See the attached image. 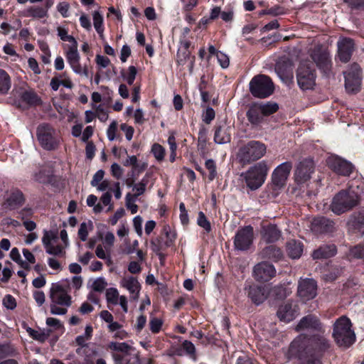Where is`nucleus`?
I'll return each mask as SVG.
<instances>
[{
    "label": "nucleus",
    "mask_w": 364,
    "mask_h": 364,
    "mask_svg": "<svg viewBox=\"0 0 364 364\" xmlns=\"http://www.w3.org/2000/svg\"><path fill=\"white\" fill-rule=\"evenodd\" d=\"M329 340L321 333L307 336L299 335L291 343L289 353L299 359L319 360L330 348Z\"/></svg>",
    "instance_id": "1"
},
{
    "label": "nucleus",
    "mask_w": 364,
    "mask_h": 364,
    "mask_svg": "<svg viewBox=\"0 0 364 364\" xmlns=\"http://www.w3.org/2000/svg\"><path fill=\"white\" fill-rule=\"evenodd\" d=\"M49 298L50 314L53 315H65L68 308L72 304V297L68 293V287L61 282L51 284Z\"/></svg>",
    "instance_id": "2"
},
{
    "label": "nucleus",
    "mask_w": 364,
    "mask_h": 364,
    "mask_svg": "<svg viewBox=\"0 0 364 364\" xmlns=\"http://www.w3.org/2000/svg\"><path fill=\"white\" fill-rule=\"evenodd\" d=\"M332 336L341 347H349L355 342V334L349 318L342 316L336 320L333 326Z\"/></svg>",
    "instance_id": "3"
},
{
    "label": "nucleus",
    "mask_w": 364,
    "mask_h": 364,
    "mask_svg": "<svg viewBox=\"0 0 364 364\" xmlns=\"http://www.w3.org/2000/svg\"><path fill=\"white\" fill-rule=\"evenodd\" d=\"M267 151L266 145L256 140H252L241 146L236 154L239 163L242 165L250 164L260 159Z\"/></svg>",
    "instance_id": "4"
},
{
    "label": "nucleus",
    "mask_w": 364,
    "mask_h": 364,
    "mask_svg": "<svg viewBox=\"0 0 364 364\" xmlns=\"http://www.w3.org/2000/svg\"><path fill=\"white\" fill-rule=\"evenodd\" d=\"M359 196L355 191H341L338 192L332 199L331 210L336 215L352 210L358 205Z\"/></svg>",
    "instance_id": "5"
},
{
    "label": "nucleus",
    "mask_w": 364,
    "mask_h": 364,
    "mask_svg": "<svg viewBox=\"0 0 364 364\" xmlns=\"http://www.w3.org/2000/svg\"><path fill=\"white\" fill-rule=\"evenodd\" d=\"M269 167L265 161H261L251 166L242 174L245 183L251 190L259 188L264 183Z\"/></svg>",
    "instance_id": "6"
},
{
    "label": "nucleus",
    "mask_w": 364,
    "mask_h": 364,
    "mask_svg": "<svg viewBox=\"0 0 364 364\" xmlns=\"http://www.w3.org/2000/svg\"><path fill=\"white\" fill-rule=\"evenodd\" d=\"M274 90L272 79L265 75H257L250 82V91L257 98H266L270 96Z\"/></svg>",
    "instance_id": "7"
},
{
    "label": "nucleus",
    "mask_w": 364,
    "mask_h": 364,
    "mask_svg": "<svg viewBox=\"0 0 364 364\" xmlns=\"http://www.w3.org/2000/svg\"><path fill=\"white\" fill-rule=\"evenodd\" d=\"M36 136L41 146L46 150H55L60 144V138L55 130L48 124H40L37 127Z\"/></svg>",
    "instance_id": "8"
},
{
    "label": "nucleus",
    "mask_w": 364,
    "mask_h": 364,
    "mask_svg": "<svg viewBox=\"0 0 364 364\" xmlns=\"http://www.w3.org/2000/svg\"><path fill=\"white\" fill-rule=\"evenodd\" d=\"M316 72L306 63L300 64L296 71V80L302 90H311L316 85Z\"/></svg>",
    "instance_id": "9"
},
{
    "label": "nucleus",
    "mask_w": 364,
    "mask_h": 364,
    "mask_svg": "<svg viewBox=\"0 0 364 364\" xmlns=\"http://www.w3.org/2000/svg\"><path fill=\"white\" fill-rule=\"evenodd\" d=\"M311 58L316 65L317 68L326 76L331 73L332 60L329 51L323 48L322 46L315 47L311 53Z\"/></svg>",
    "instance_id": "10"
},
{
    "label": "nucleus",
    "mask_w": 364,
    "mask_h": 364,
    "mask_svg": "<svg viewBox=\"0 0 364 364\" xmlns=\"http://www.w3.org/2000/svg\"><path fill=\"white\" fill-rule=\"evenodd\" d=\"M345 77V87L348 92L355 93L360 89L362 77L361 68L357 63L351 64L348 70L343 73Z\"/></svg>",
    "instance_id": "11"
},
{
    "label": "nucleus",
    "mask_w": 364,
    "mask_h": 364,
    "mask_svg": "<svg viewBox=\"0 0 364 364\" xmlns=\"http://www.w3.org/2000/svg\"><path fill=\"white\" fill-rule=\"evenodd\" d=\"M254 240V230L251 225L237 230L234 237V247L237 250L245 251L250 248Z\"/></svg>",
    "instance_id": "12"
},
{
    "label": "nucleus",
    "mask_w": 364,
    "mask_h": 364,
    "mask_svg": "<svg viewBox=\"0 0 364 364\" xmlns=\"http://www.w3.org/2000/svg\"><path fill=\"white\" fill-rule=\"evenodd\" d=\"M314 162L311 159H305L301 161L294 171V179L298 183H303L311 177L314 171Z\"/></svg>",
    "instance_id": "13"
},
{
    "label": "nucleus",
    "mask_w": 364,
    "mask_h": 364,
    "mask_svg": "<svg viewBox=\"0 0 364 364\" xmlns=\"http://www.w3.org/2000/svg\"><path fill=\"white\" fill-rule=\"evenodd\" d=\"M317 284L313 279H301L299 282L297 294L303 301L313 299L317 294Z\"/></svg>",
    "instance_id": "14"
},
{
    "label": "nucleus",
    "mask_w": 364,
    "mask_h": 364,
    "mask_svg": "<svg viewBox=\"0 0 364 364\" xmlns=\"http://www.w3.org/2000/svg\"><path fill=\"white\" fill-rule=\"evenodd\" d=\"M326 163L332 171L342 176H349L353 171V166L350 162L336 155L328 156Z\"/></svg>",
    "instance_id": "15"
},
{
    "label": "nucleus",
    "mask_w": 364,
    "mask_h": 364,
    "mask_svg": "<svg viewBox=\"0 0 364 364\" xmlns=\"http://www.w3.org/2000/svg\"><path fill=\"white\" fill-rule=\"evenodd\" d=\"M276 274L274 267L268 262H262L257 264L253 269V277L259 282H267Z\"/></svg>",
    "instance_id": "16"
},
{
    "label": "nucleus",
    "mask_w": 364,
    "mask_h": 364,
    "mask_svg": "<svg viewBox=\"0 0 364 364\" xmlns=\"http://www.w3.org/2000/svg\"><path fill=\"white\" fill-rule=\"evenodd\" d=\"M292 168V164L290 161H285L274 170L272 175V183L277 187H282L285 184Z\"/></svg>",
    "instance_id": "17"
},
{
    "label": "nucleus",
    "mask_w": 364,
    "mask_h": 364,
    "mask_svg": "<svg viewBox=\"0 0 364 364\" xmlns=\"http://www.w3.org/2000/svg\"><path fill=\"white\" fill-rule=\"evenodd\" d=\"M296 331H316L321 333L323 326L319 319L313 315L303 317L295 328Z\"/></svg>",
    "instance_id": "18"
},
{
    "label": "nucleus",
    "mask_w": 364,
    "mask_h": 364,
    "mask_svg": "<svg viewBox=\"0 0 364 364\" xmlns=\"http://www.w3.org/2000/svg\"><path fill=\"white\" fill-rule=\"evenodd\" d=\"M337 47L339 60L343 63L348 62L355 48L353 40L349 38H341L337 42Z\"/></svg>",
    "instance_id": "19"
},
{
    "label": "nucleus",
    "mask_w": 364,
    "mask_h": 364,
    "mask_svg": "<svg viewBox=\"0 0 364 364\" xmlns=\"http://www.w3.org/2000/svg\"><path fill=\"white\" fill-rule=\"evenodd\" d=\"M259 232L261 240L268 244L276 242L282 236L280 230L274 224L262 225Z\"/></svg>",
    "instance_id": "20"
},
{
    "label": "nucleus",
    "mask_w": 364,
    "mask_h": 364,
    "mask_svg": "<svg viewBox=\"0 0 364 364\" xmlns=\"http://www.w3.org/2000/svg\"><path fill=\"white\" fill-rule=\"evenodd\" d=\"M246 117L248 122L253 127L261 126L264 122L265 118L262 112H261L258 102L252 103L248 106Z\"/></svg>",
    "instance_id": "21"
},
{
    "label": "nucleus",
    "mask_w": 364,
    "mask_h": 364,
    "mask_svg": "<svg viewBox=\"0 0 364 364\" xmlns=\"http://www.w3.org/2000/svg\"><path fill=\"white\" fill-rule=\"evenodd\" d=\"M120 286L129 292L132 299H138L141 285L136 278L132 276L125 277L122 279Z\"/></svg>",
    "instance_id": "22"
},
{
    "label": "nucleus",
    "mask_w": 364,
    "mask_h": 364,
    "mask_svg": "<svg viewBox=\"0 0 364 364\" xmlns=\"http://www.w3.org/2000/svg\"><path fill=\"white\" fill-rule=\"evenodd\" d=\"M189 47L190 43L188 41L181 43L177 52L176 61L178 65H184L188 60H190L189 69L191 72L195 61V57L191 56Z\"/></svg>",
    "instance_id": "23"
},
{
    "label": "nucleus",
    "mask_w": 364,
    "mask_h": 364,
    "mask_svg": "<svg viewBox=\"0 0 364 364\" xmlns=\"http://www.w3.org/2000/svg\"><path fill=\"white\" fill-rule=\"evenodd\" d=\"M269 294V290L266 286H251L248 290V297L256 305L263 303L267 299Z\"/></svg>",
    "instance_id": "24"
},
{
    "label": "nucleus",
    "mask_w": 364,
    "mask_h": 364,
    "mask_svg": "<svg viewBox=\"0 0 364 364\" xmlns=\"http://www.w3.org/2000/svg\"><path fill=\"white\" fill-rule=\"evenodd\" d=\"M275 72L281 80L285 83L291 82L293 79L292 65L287 60L281 61L277 63Z\"/></svg>",
    "instance_id": "25"
},
{
    "label": "nucleus",
    "mask_w": 364,
    "mask_h": 364,
    "mask_svg": "<svg viewBox=\"0 0 364 364\" xmlns=\"http://www.w3.org/2000/svg\"><path fill=\"white\" fill-rule=\"evenodd\" d=\"M311 230L316 233L331 232L334 230V222L324 217L316 218L311 223Z\"/></svg>",
    "instance_id": "26"
},
{
    "label": "nucleus",
    "mask_w": 364,
    "mask_h": 364,
    "mask_svg": "<svg viewBox=\"0 0 364 364\" xmlns=\"http://www.w3.org/2000/svg\"><path fill=\"white\" fill-rule=\"evenodd\" d=\"M297 311L292 307L291 303L287 302L281 305L277 311V316L279 320L285 323H289L296 317Z\"/></svg>",
    "instance_id": "27"
},
{
    "label": "nucleus",
    "mask_w": 364,
    "mask_h": 364,
    "mask_svg": "<svg viewBox=\"0 0 364 364\" xmlns=\"http://www.w3.org/2000/svg\"><path fill=\"white\" fill-rule=\"evenodd\" d=\"M21 16L26 18L41 19L48 17L46 9L41 6H30L21 11Z\"/></svg>",
    "instance_id": "28"
},
{
    "label": "nucleus",
    "mask_w": 364,
    "mask_h": 364,
    "mask_svg": "<svg viewBox=\"0 0 364 364\" xmlns=\"http://www.w3.org/2000/svg\"><path fill=\"white\" fill-rule=\"evenodd\" d=\"M336 253V247L334 245H324L315 250L312 253L314 259H326L333 257Z\"/></svg>",
    "instance_id": "29"
},
{
    "label": "nucleus",
    "mask_w": 364,
    "mask_h": 364,
    "mask_svg": "<svg viewBox=\"0 0 364 364\" xmlns=\"http://www.w3.org/2000/svg\"><path fill=\"white\" fill-rule=\"evenodd\" d=\"M304 251V245L299 240H291L287 243V252L291 259H299Z\"/></svg>",
    "instance_id": "30"
},
{
    "label": "nucleus",
    "mask_w": 364,
    "mask_h": 364,
    "mask_svg": "<svg viewBox=\"0 0 364 364\" xmlns=\"http://www.w3.org/2000/svg\"><path fill=\"white\" fill-rule=\"evenodd\" d=\"M231 140V135L229 128L225 125L216 128L214 134V141L218 144L229 143Z\"/></svg>",
    "instance_id": "31"
},
{
    "label": "nucleus",
    "mask_w": 364,
    "mask_h": 364,
    "mask_svg": "<svg viewBox=\"0 0 364 364\" xmlns=\"http://www.w3.org/2000/svg\"><path fill=\"white\" fill-rule=\"evenodd\" d=\"M149 173H146L139 183L134 184V186L133 181H129V180L127 181L126 183L127 186H132V190L135 192L132 196L137 198L138 196L144 193L146 191V186L149 183Z\"/></svg>",
    "instance_id": "32"
},
{
    "label": "nucleus",
    "mask_w": 364,
    "mask_h": 364,
    "mask_svg": "<svg viewBox=\"0 0 364 364\" xmlns=\"http://www.w3.org/2000/svg\"><path fill=\"white\" fill-rule=\"evenodd\" d=\"M261 254L262 257L267 258L273 261H279L283 257L281 249L273 245L264 248Z\"/></svg>",
    "instance_id": "33"
},
{
    "label": "nucleus",
    "mask_w": 364,
    "mask_h": 364,
    "mask_svg": "<svg viewBox=\"0 0 364 364\" xmlns=\"http://www.w3.org/2000/svg\"><path fill=\"white\" fill-rule=\"evenodd\" d=\"M108 348L112 351L120 352L124 355H131L132 351L134 350V348L126 342L119 343L112 341L108 344Z\"/></svg>",
    "instance_id": "34"
},
{
    "label": "nucleus",
    "mask_w": 364,
    "mask_h": 364,
    "mask_svg": "<svg viewBox=\"0 0 364 364\" xmlns=\"http://www.w3.org/2000/svg\"><path fill=\"white\" fill-rule=\"evenodd\" d=\"M24 202L23 194L20 191H13L6 200L7 205L11 208L14 209L21 205Z\"/></svg>",
    "instance_id": "35"
},
{
    "label": "nucleus",
    "mask_w": 364,
    "mask_h": 364,
    "mask_svg": "<svg viewBox=\"0 0 364 364\" xmlns=\"http://www.w3.org/2000/svg\"><path fill=\"white\" fill-rule=\"evenodd\" d=\"M21 100L28 105H36L41 100L33 90L29 89L21 92Z\"/></svg>",
    "instance_id": "36"
},
{
    "label": "nucleus",
    "mask_w": 364,
    "mask_h": 364,
    "mask_svg": "<svg viewBox=\"0 0 364 364\" xmlns=\"http://www.w3.org/2000/svg\"><path fill=\"white\" fill-rule=\"evenodd\" d=\"M65 57L70 65L80 61V57L77 50V42L75 41L69 46L68 50L65 52Z\"/></svg>",
    "instance_id": "37"
},
{
    "label": "nucleus",
    "mask_w": 364,
    "mask_h": 364,
    "mask_svg": "<svg viewBox=\"0 0 364 364\" xmlns=\"http://www.w3.org/2000/svg\"><path fill=\"white\" fill-rule=\"evenodd\" d=\"M26 331L32 338L40 342H44L46 340H47L51 333V331L49 329H43L37 331L30 327H28L26 328Z\"/></svg>",
    "instance_id": "38"
},
{
    "label": "nucleus",
    "mask_w": 364,
    "mask_h": 364,
    "mask_svg": "<svg viewBox=\"0 0 364 364\" xmlns=\"http://www.w3.org/2000/svg\"><path fill=\"white\" fill-rule=\"evenodd\" d=\"M11 85L10 76L5 70L0 69V94H6L11 88Z\"/></svg>",
    "instance_id": "39"
},
{
    "label": "nucleus",
    "mask_w": 364,
    "mask_h": 364,
    "mask_svg": "<svg viewBox=\"0 0 364 364\" xmlns=\"http://www.w3.org/2000/svg\"><path fill=\"white\" fill-rule=\"evenodd\" d=\"M258 103L261 112H262L264 117L277 112L279 109V105L277 102L272 101Z\"/></svg>",
    "instance_id": "40"
},
{
    "label": "nucleus",
    "mask_w": 364,
    "mask_h": 364,
    "mask_svg": "<svg viewBox=\"0 0 364 364\" xmlns=\"http://www.w3.org/2000/svg\"><path fill=\"white\" fill-rule=\"evenodd\" d=\"M92 18H93V24L94 27L97 32V33L100 35L101 38H103V16L102 15L97 11H95L92 14Z\"/></svg>",
    "instance_id": "41"
},
{
    "label": "nucleus",
    "mask_w": 364,
    "mask_h": 364,
    "mask_svg": "<svg viewBox=\"0 0 364 364\" xmlns=\"http://www.w3.org/2000/svg\"><path fill=\"white\" fill-rule=\"evenodd\" d=\"M207 130L205 127H201L198 132V149L202 154L206 152Z\"/></svg>",
    "instance_id": "42"
},
{
    "label": "nucleus",
    "mask_w": 364,
    "mask_h": 364,
    "mask_svg": "<svg viewBox=\"0 0 364 364\" xmlns=\"http://www.w3.org/2000/svg\"><path fill=\"white\" fill-rule=\"evenodd\" d=\"M92 224L90 221L88 223L83 222L80 224L78 230V236L82 241L87 240L88 233L92 230Z\"/></svg>",
    "instance_id": "43"
},
{
    "label": "nucleus",
    "mask_w": 364,
    "mask_h": 364,
    "mask_svg": "<svg viewBox=\"0 0 364 364\" xmlns=\"http://www.w3.org/2000/svg\"><path fill=\"white\" fill-rule=\"evenodd\" d=\"M106 299L107 303L117 305L119 302L120 296L119 295L118 290L116 288H109L106 290Z\"/></svg>",
    "instance_id": "44"
},
{
    "label": "nucleus",
    "mask_w": 364,
    "mask_h": 364,
    "mask_svg": "<svg viewBox=\"0 0 364 364\" xmlns=\"http://www.w3.org/2000/svg\"><path fill=\"white\" fill-rule=\"evenodd\" d=\"M136 197L132 196L131 193H127L125 197L126 206L129 209L132 214H134L138 210V205L135 204Z\"/></svg>",
    "instance_id": "45"
},
{
    "label": "nucleus",
    "mask_w": 364,
    "mask_h": 364,
    "mask_svg": "<svg viewBox=\"0 0 364 364\" xmlns=\"http://www.w3.org/2000/svg\"><path fill=\"white\" fill-rule=\"evenodd\" d=\"M107 283L104 277H98L93 280L91 287L93 291L102 292L106 288Z\"/></svg>",
    "instance_id": "46"
},
{
    "label": "nucleus",
    "mask_w": 364,
    "mask_h": 364,
    "mask_svg": "<svg viewBox=\"0 0 364 364\" xmlns=\"http://www.w3.org/2000/svg\"><path fill=\"white\" fill-rule=\"evenodd\" d=\"M163 321L156 317H151L149 321V328L153 333H158L162 327Z\"/></svg>",
    "instance_id": "47"
},
{
    "label": "nucleus",
    "mask_w": 364,
    "mask_h": 364,
    "mask_svg": "<svg viewBox=\"0 0 364 364\" xmlns=\"http://www.w3.org/2000/svg\"><path fill=\"white\" fill-rule=\"evenodd\" d=\"M349 256L353 258L364 259V245H358L350 248Z\"/></svg>",
    "instance_id": "48"
},
{
    "label": "nucleus",
    "mask_w": 364,
    "mask_h": 364,
    "mask_svg": "<svg viewBox=\"0 0 364 364\" xmlns=\"http://www.w3.org/2000/svg\"><path fill=\"white\" fill-rule=\"evenodd\" d=\"M151 152L157 161H161L164 159L165 149L161 145L154 144L151 147Z\"/></svg>",
    "instance_id": "49"
},
{
    "label": "nucleus",
    "mask_w": 364,
    "mask_h": 364,
    "mask_svg": "<svg viewBox=\"0 0 364 364\" xmlns=\"http://www.w3.org/2000/svg\"><path fill=\"white\" fill-rule=\"evenodd\" d=\"M198 225L203 228L207 232H210L211 230V225L210 222L207 220L205 214L203 212H199L197 220Z\"/></svg>",
    "instance_id": "50"
},
{
    "label": "nucleus",
    "mask_w": 364,
    "mask_h": 364,
    "mask_svg": "<svg viewBox=\"0 0 364 364\" xmlns=\"http://www.w3.org/2000/svg\"><path fill=\"white\" fill-rule=\"evenodd\" d=\"M57 31L58 36L62 41H68L71 44L74 43L75 41H77L73 36L68 35V32L66 28L59 26L57 28Z\"/></svg>",
    "instance_id": "51"
},
{
    "label": "nucleus",
    "mask_w": 364,
    "mask_h": 364,
    "mask_svg": "<svg viewBox=\"0 0 364 364\" xmlns=\"http://www.w3.org/2000/svg\"><path fill=\"white\" fill-rule=\"evenodd\" d=\"M47 254L54 256H63L65 252L63 247L60 245H53V244L45 248Z\"/></svg>",
    "instance_id": "52"
},
{
    "label": "nucleus",
    "mask_w": 364,
    "mask_h": 364,
    "mask_svg": "<svg viewBox=\"0 0 364 364\" xmlns=\"http://www.w3.org/2000/svg\"><path fill=\"white\" fill-rule=\"evenodd\" d=\"M55 235L52 231L44 230L42 237V243L45 248L52 245V241L55 240Z\"/></svg>",
    "instance_id": "53"
},
{
    "label": "nucleus",
    "mask_w": 364,
    "mask_h": 364,
    "mask_svg": "<svg viewBox=\"0 0 364 364\" xmlns=\"http://www.w3.org/2000/svg\"><path fill=\"white\" fill-rule=\"evenodd\" d=\"M205 167L210 171L208 178L210 181H213L217 176L215 163L213 159H208L205 161Z\"/></svg>",
    "instance_id": "54"
},
{
    "label": "nucleus",
    "mask_w": 364,
    "mask_h": 364,
    "mask_svg": "<svg viewBox=\"0 0 364 364\" xmlns=\"http://www.w3.org/2000/svg\"><path fill=\"white\" fill-rule=\"evenodd\" d=\"M215 113L214 109L208 107L203 114V121L206 124H210L215 118Z\"/></svg>",
    "instance_id": "55"
},
{
    "label": "nucleus",
    "mask_w": 364,
    "mask_h": 364,
    "mask_svg": "<svg viewBox=\"0 0 364 364\" xmlns=\"http://www.w3.org/2000/svg\"><path fill=\"white\" fill-rule=\"evenodd\" d=\"M127 75L124 76V78L129 85H132L136 78L137 70L134 65H131L129 67Z\"/></svg>",
    "instance_id": "56"
},
{
    "label": "nucleus",
    "mask_w": 364,
    "mask_h": 364,
    "mask_svg": "<svg viewBox=\"0 0 364 364\" xmlns=\"http://www.w3.org/2000/svg\"><path fill=\"white\" fill-rule=\"evenodd\" d=\"M117 130V123L112 121L107 130V136L109 141H114L116 139V132Z\"/></svg>",
    "instance_id": "57"
},
{
    "label": "nucleus",
    "mask_w": 364,
    "mask_h": 364,
    "mask_svg": "<svg viewBox=\"0 0 364 364\" xmlns=\"http://www.w3.org/2000/svg\"><path fill=\"white\" fill-rule=\"evenodd\" d=\"M70 5L68 2L62 1L57 5L58 11L62 15L63 17L66 18L69 16Z\"/></svg>",
    "instance_id": "58"
},
{
    "label": "nucleus",
    "mask_w": 364,
    "mask_h": 364,
    "mask_svg": "<svg viewBox=\"0 0 364 364\" xmlns=\"http://www.w3.org/2000/svg\"><path fill=\"white\" fill-rule=\"evenodd\" d=\"M218 61L223 68H227L230 64L229 57L223 52L217 53Z\"/></svg>",
    "instance_id": "59"
},
{
    "label": "nucleus",
    "mask_w": 364,
    "mask_h": 364,
    "mask_svg": "<svg viewBox=\"0 0 364 364\" xmlns=\"http://www.w3.org/2000/svg\"><path fill=\"white\" fill-rule=\"evenodd\" d=\"M3 304L6 309L11 310H13L16 306V302L15 299L11 295L9 294L5 296L3 300Z\"/></svg>",
    "instance_id": "60"
},
{
    "label": "nucleus",
    "mask_w": 364,
    "mask_h": 364,
    "mask_svg": "<svg viewBox=\"0 0 364 364\" xmlns=\"http://www.w3.org/2000/svg\"><path fill=\"white\" fill-rule=\"evenodd\" d=\"M182 346H183V348L186 350V352L188 354L193 355V360H196V355H195V353H196L195 346L191 341H185L182 343Z\"/></svg>",
    "instance_id": "61"
},
{
    "label": "nucleus",
    "mask_w": 364,
    "mask_h": 364,
    "mask_svg": "<svg viewBox=\"0 0 364 364\" xmlns=\"http://www.w3.org/2000/svg\"><path fill=\"white\" fill-rule=\"evenodd\" d=\"M235 364H254V363L249 355L244 353H241L237 355Z\"/></svg>",
    "instance_id": "62"
},
{
    "label": "nucleus",
    "mask_w": 364,
    "mask_h": 364,
    "mask_svg": "<svg viewBox=\"0 0 364 364\" xmlns=\"http://www.w3.org/2000/svg\"><path fill=\"white\" fill-rule=\"evenodd\" d=\"M96 116L102 122L108 119V112L101 105H98L96 108Z\"/></svg>",
    "instance_id": "63"
},
{
    "label": "nucleus",
    "mask_w": 364,
    "mask_h": 364,
    "mask_svg": "<svg viewBox=\"0 0 364 364\" xmlns=\"http://www.w3.org/2000/svg\"><path fill=\"white\" fill-rule=\"evenodd\" d=\"M126 355H120L117 353L112 354V359L115 364H129V361L126 358Z\"/></svg>",
    "instance_id": "64"
}]
</instances>
